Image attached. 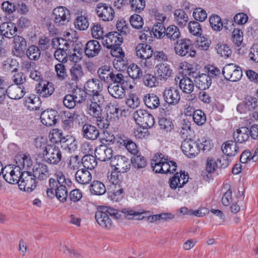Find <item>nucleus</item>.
I'll use <instances>...</instances> for the list:
<instances>
[{"instance_id": "nucleus-14", "label": "nucleus", "mask_w": 258, "mask_h": 258, "mask_svg": "<svg viewBox=\"0 0 258 258\" xmlns=\"http://www.w3.org/2000/svg\"><path fill=\"white\" fill-rule=\"evenodd\" d=\"M181 149L183 153L189 158H194L199 153V146L191 139H185L182 141Z\"/></svg>"}, {"instance_id": "nucleus-27", "label": "nucleus", "mask_w": 258, "mask_h": 258, "mask_svg": "<svg viewBox=\"0 0 258 258\" xmlns=\"http://www.w3.org/2000/svg\"><path fill=\"white\" fill-rule=\"evenodd\" d=\"M221 149L227 156H233L239 152V147L235 141L230 140L222 145Z\"/></svg>"}, {"instance_id": "nucleus-54", "label": "nucleus", "mask_w": 258, "mask_h": 258, "mask_svg": "<svg viewBox=\"0 0 258 258\" xmlns=\"http://www.w3.org/2000/svg\"><path fill=\"white\" fill-rule=\"evenodd\" d=\"M2 8L6 14L11 15L16 11L17 4L12 1H6L2 3Z\"/></svg>"}, {"instance_id": "nucleus-45", "label": "nucleus", "mask_w": 258, "mask_h": 258, "mask_svg": "<svg viewBox=\"0 0 258 258\" xmlns=\"http://www.w3.org/2000/svg\"><path fill=\"white\" fill-rule=\"evenodd\" d=\"M222 160L219 159H215L213 157H208L207 159L206 171L209 173H213L217 168L220 167V164Z\"/></svg>"}, {"instance_id": "nucleus-55", "label": "nucleus", "mask_w": 258, "mask_h": 258, "mask_svg": "<svg viewBox=\"0 0 258 258\" xmlns=\"http://www.w3.org/2000/svg\"><path fill=\"white\" fill-rule=\"evenodd\" d=\"M210 26L212 29L216 31H220L223 27V23L221 18L217 15H214L209 18Z\"/></svg>"}, {"instance_id": "nucleus-36", "label": "nucleus", "mask_w": 258, "mask_h": 258, "mask_svg": "<svg viewBox=\"0 0 258 258\" xmlns=\"http://www.w3.org/2000/svg\"><path fill=\"white\" fill-rule=\"evenodd\" d=\"M179 88L184 93L190 94L194 89V83L191 78L183 77L179 81Z\"/></svg>"}, {"instance_id": "nucleus-30", "label": "nucleus", "mask_w": 258, "mask_h": 258, "mask_svg": "<svg viewBox=\"0 0 258 258\" xmlns=\"http://www.w3.org/2000/svg\"><path fill=\"white\" fill-rule=\"evenodd\" d=\"M124 86L110 83L107 87L108 92L109 94L115 98L121 99L125 95Z\"/></svg>"}, {"instance_id": "nucleus-19", "label": "nucleus", "mask_w": 258, "mask_h": 258, "mask_svg": "<svg viewBox=\"0 0 258 258\" xmlns=\"http://www.w3.org/2000/svg\"><path fill=\"white\" fill-rule=\"evenodd\" d=\"M122 37L118 32H110L105 35L103 38L102 42L103 45L108 48L120 45L122 43Z\"/></svg>"}, {"instance_id": "nucleus-8", "label": "nucleus", "mask_w": 258, "mask_h": 258, "mask_svg": "<svg viewBox=\"0 0 258 258\" xmlns=\"http://www.w3.org/2000/svg\"><path fill=\"white\" fill-rule=\"evenodd\" d=\"M133 115L136 123L143 127H151L154 124V117L145 110H137L134 113Z\"/></svg>"}, {"instance_id": "nucleus-5", "label": "nucleus", "mask_w": 258, "mask_h": 258, "mask_svg": "<svg viewBox=\"0 0 258 258\" xmlns=\"http://www.w3.org/2000/svg\"><path fill=\"white\" fill-rule=\"evenodd\" d=\"M103 102V95H97L89 98L87 104L88 114L93 117L100 118L102 115V105Z\"/></svg>"}, {"instance_id": "nucleus-10", "label": "nucleus", "mask_w": 258, "mask_h": 258, "mask_svg": "<svg viewBox=\"0 0 258 258\" xmlns=\"http://www.w3.org/2000/svg\"><path fill=\"white\" fill-rule=\"evenodd\" d=\"M36 179L31 172H23L18 184L19 188L28 192L32 191L36 186Z\"/></svg>"}, {"instance_id": "nucleus-57", "label": "nucleus", "mask_w": 258, "mask_h": 258, "mask_svg": "<svg viewBox=\"0 0 258 258\" xmlns=\"http://www.w3.org/2000/svg\"><path fill=\"white\" fill-rule=\"evenodd\" d=\"M116 27L118 31L119 32L118 33L121 36L126 35L129 33L130 29L128 24L126 21L123 19L117 21Z\"/></svg>"}, {"instance_id": "nucleus-60", "label": "nucleus", "mask_w": 258, "mask_h": 258, "mask_svg": "<svg viewBox=\"0 0 258 258\" xmlns=\"http://www.w3.org/2000/svg\"><path fill=\"white\" fill-rule=\"evenodd\" d=\"M12 80L15 83L14 85L21 86L26 87V76L22 72L15 73L12 77Z\"/></svg>"}, {"instance_id": "nucleus-52", "label": "nucleus", "mask_w": 258, "mask_h": 258, "mask_svg": "<svg viewBox=\"0 0 258 258\" xmlns=\"http://www.w3.org/2000/svg\"><path fill=\"white\" fill-rule=\"evenodd\" d=\"M157 73L160 80H167L171 76L172 71L168 66L161 63L158 66Z\"/></svg>"}, {"instance_id": "nucleus-41", "label": "nucleus", "mask_w": 258, "mask_h": 258, "mask_svg": "<svg viewBox=\"0 0 258 258\" xmlns=\"http://www.w3.org/2000/svg\"><path fill=\"white\" fill-rule=\"evenodd\" d=\"M112 71L110 68L107 66H104L100 67L97 71L99 79L105 82L109 83L110 81L111 75Z\"/></svg>"}, {"instance_id": "nucleus-26", "label": "nucleus", "mask_w": 258, "mask_h": 258, "mask_svg": "<svg viewBox=\"0 0 258 258\" xmlns=\"http://www.w3.org/2000/svg\"><path fill=\"white\" fill-rule=\"evenodd\" d=\"M17 31L16 25L12 22H4L0 25V32L3 37L12 38Z\"/></svg>"}, {"instance_id": "nucleus-16", "label": "nucleus", "mask_w": 258, "mask_h": 258, "mask_svg": "<svg viewBox=\"0 0 258 258\" xmlns=\"http://www.w3.org/2000/svg\"><path fill=\"white\" fill-rule=\"evenodd\" d=\"M136 55L139 58L145 60L144 62L146 67H150L151 66L147 60L151 58L153 53V50L150 45L146 44L140 43L136 48Z\"/></svg>"}, {"instance_id": "nucleus-44", "label": "nucleus", "mask_w": 258, "mask_h": 258, "mask_svg": "<svg viewBox=\"0 0 258 258\" xmlns=\"http://www.w3.org/2000/svg\"><path fill=\"white\" fill-rule=\"evenodd\" d=\"M84 75L83 70L80 66H74L70 69V77L72 83H77Z\"/></svg>"}, {"instance_id": "nucleus-20", "label": "nucleus", "mask_w": 258, "mask_h": 258, "mask_svg": "<svg viewBox=\"0 0 258 258\" xmlns=\"http://www.w3.org/2000/svg\"><path fill=\"white\" fill-rule=\"evenodd\" d=\"M188 178V174H185L184 172H177L170 179V186L172 189H175L177 187L181 188L187 182Z\"/></svg>"}, {"instance_id": "nucleus-39", "label": "nucleus", "mask_w": 258, "mask_h": 258, "mask_svg": "<svg viewBox=\"0 0 258 258\" xmlns=\"http://www.w3.org/2000/svg\"><path fill=\"white\" fill-rule=\"evenodd\" d=\"M145 105L149 108L155 109L160 105L158 97L154 94H148L144 97Z\"/></svg>"}, {"instance_id": "nucleus-22", "label": "nucleus", "mask_w": 258, "mask_h": 258, "mask_svg": "<svg viewBox=\"0 0 258 258\" xmlns=\"http://www.w3.org/2000/svg\"><path fill=\"white\" fill-rule=\"evenodd\" d=\"M113 151L106 145H101L95 150L96 158L101 161H106L111 159Z\"/></svg>"}, {"instance_id": "nucleus-61", "label": "nucleus", "mask_w": 258, "mask_h": 258, "mask_svg": "<svg viewBox=\"0 0 258 258\" xmlns=\"http://www.w3.org/2000/svg\"><path fill=\"white\" fill-rule=\"evenodd\" d=\"M211 41L209 39L205 37H200L197 40L196 45L198 48L201 50H207L210 45Z\"/></svg>"}, {"instance_id": "nucleus-37", "label": "nucleus", "mask_w": 258, "mask_h": 258, "mask_svg": "<svg viewBox=\"0 0 258 258\" xmlns=\"http://www.w3.org/2000/svg\"><path fill=\"white\" fill-rule=\"evenodd\" d=\"M164 35L171 41L176 42L180 36V32L177 26L172 25L166 28Z\"/></svg>"}, {"instance_id": "nucleus-63", "label": "nucleus", "mask_w": 258, "mask_h": 258, "mask_svg": "<svg viewBox=\"0 0 258 258\" xmlns=\"http://www.w3.org/2000/svg\"><path fill=\"white\" fill-rule=\"evenodd\" d=\"M143 83L146 86L152 88L156 86L158 82L156 76L150 74H148L144 75L143 77Z\"/></svg>"}, {"instance_id": "nucleus-21", "label": "nucleus", "mask_w": 258, "mask_h": 258, "mask_svg": "<svg viewBox=\"0 0 258 258\" xmlns=\"http://www.w3.org/2000/svg\"><path fill=\"white\" fill-rule=\"evenodd\" d=\"M99 131L95 126L88 123L82 126V135L86 139L95 140L99 137Z\"/></svg>"}, {"instance_id": "nucleus-23", "label": "nucleus", "mask_w": 258, "mask_h": 258, "mask_svg": "<svg viewBox=\"0 0 258 258\" xmlns=\"http://www.w3.org/2000/svg\"><path fill=\"white\" fill-rule=\"evenodd\" d=\"M57 112L55 110H49L43 111L40 116L42 123L47 126L54 125L56 123L57 119L56 116Z\"/></svg>"}, {"instance_id": "nucleus-50", "label": "nucleus", "mask_w": 258, "mask_h": 258, "mask_svg": "<svg viewBox=\"0 0 258 258\" xmlns=\"http://www.w3.org/2000/svg\"><path fill=\"white\" fill-rule=\"evenodd\" d=\"M74 25L76 28L79 30H86L89 25L88 18L83 15H81L76 17Z\"/></svg>"}, {"instance_id": "nucleus-34", "label": "nucleus", "mask_w": 258, "mask_h": 258, "mask_svg": "<svg viewBox=\"0 0 258 258\" xmlns=\"http://www.w3.org/2000/svg\"><path fill=\"white\" fill-rule=\"evenodd\" d=\"M51 141L53 142L57 143H64L66 142H74L75 139L72 136H67L66 137L63 136V133L59 130L53 131L51 133Z\"/></svg>"}, {"instance_id": "nucleus-53", "label": "nucleus", "mask_w": 258, "mask_h": 258, "mask_svg": "<svg viewBox=\"0 0 258 258\" xmlns=\"http://www.w3.org/2000/svg\"><path fill=\"white\" fill-rule=\"evenodd\" d=\"M40 50L36 45L30 46L26 50V55L31 60H36L40 57Z\"/></svg>"}, {"instance_id": "nucleus-42", "label": "nucleus", "mask_w": 258, "mask_h": 258, "mask_svg": "<svg viewBox=\"0 0 258 258\" xmlns=\"http://www.w3.org/2000/svg\"><path fill=\"white\" fill-rule=\"evenodd\" d=\"M90 190L92 194L95 195H102L106 192L104 184L98 180H94L91 183Z\"/></svg>"}, {"instance_id": "nucleus-31", "label": "nucleus", "mask_w": 258, "mask_h": 258, "mask_svg": "<svg viewBox=\"0 0 258 258\" xmlns=\"http://www.w3.org/2000/svg\"><path fill=\"white\" fill-rule=\"evenodd\" d=\"M75 179L81 184H87L92 179V174L88 170L82 168L76 172Z\"/></svg>"}, {"instance_id": "nucleus-48", "label": "nucleus", "mask_w": 258, "mask_h": 258, "mask_svg": "<svg viewBox=\"0 0 258 258\" xmlns=\"http://www.w3.org/2000/svg\"><path fill=\"white\" fill-rule=\"evenodd\" d=\"M158 124L160 128L165 132H170L173 128V124L170 118L161 117L159 118Z\"/></svg>"}, {"instance_id": "nucleus-4", "label": "nucleus", "mask_w": 258, "mask_h": 258, "mask_svg": "<svg viewBox=\"0 0 258 258\" xmlns=\"http://www.w3.org/2000/svg\"><path fill=\"white\" fill-rule=\"evenodd\" d=\"M42 154L43 160L51 165H58L62 158L60 149L54 145H47Z\"/></svg>"}, {"instance_id": "nucleus-1", "label": "nucleus", "mask_w": 258, "mask_h": 258, "mask_svg": "<svg viewBox=\"0 0 258 258\" xmlns=\"http://www.w3.org/2000/svg\"><path fill=\"white\" fill-rule=\"evenodd\" d=\"M152 212L150 211H142L137 212L131 208H124L118 210L110 207L102 206L100 210L96 212L95 219L98 223L102 227L109 229L111 227L112 222L108 215L116 219L126 218L128 220H134V217L141 216L143 214H151Z\"/></svg>"}, {"instance_id": "nucleus-64", "label": "nucleus", "mask_w": 258, "mask_h": 258, "mask_svg": "<svg viewBox=\"0 0 258 258\" xmlns=\"http://www.w3.org/2000/svg\"><path fill=\"white\" fill-rule=\"evenodd\" d=\"M232 40L236 46H240L243 41L242 31L238 29H234L232 32Z\"/></svg>"}, {"instance_id": "nucleus-28", "label": "nucleus", "mask_w": 258, "mask_h": 258, "mask_svg": "<svg viewBox=\"0 0 258 258\" xmlns=\"http://www.w3.org/2000/svg\"><path fill=\"white\" fill-rule=\"evenodd\" d=\"M233 136L236 142L240 144L243 143L249 138V129L245 126L239 127L233 133Z\"/></svg>"}, {"instance_id": "nucleus-43", "label": "nucleus", "mask_w": 258, "mask_h": 258, "mask_svg": "<svg viewBox=\"0 0 258 258\" xmlns=\"http://www.w3.org/2000/svg\"><path fill=\"white\" fill-rule=\"evenodd\" d=\"M82 164L85 169L92 170L97 166L96 157L92 155H86L82 158Z\"/></svg>"}, {"instance_id": "nucleus-15", "label": "nucleus", "mask_w": 258, "mask_h": 258, "mask_svg": "<svg viewBox=\"0 0 258 258\" xmlns=\"http://www.w3.org/2000/svg\"><path fill=\"white\" fill-rule=\"evenodd\" d=\"M35 90L39 96L47 98L53 93L54 87L52 83L44 80L40 81L36 85Z\"/></svg>"}, {"instance_id": "nucleus-11", "label": "nucleus", "mask_w": 258, "mask_h": 258, "mask_svg": "<svg viewBox=\"0 0 258 258\" xmlns=\"http://www.w3.org/2000/svg\"><path fill=\"white\" fill-rule=\"evenodd\" d=\"M192 45L189 39H182L176 41L174 44V50L176 54L183 56L189 53L190 56L193 57L196 54L195 50L191 51Z\"/></svg>"}, {"instance_id": "nucleus-13", "label": "nucleus", "mask_w": 258, "mask_h": 258, "mask_svg": "<svg viewBox=\"0 0 258 258\" xmlns=\"http://www.w3.org/2000/svg\"><path fill=\"white\" fill-rule=\"evenodd\" d=\"M96 12L99 18L105 22L112 21L114 17V12L112 8L106 4H98Z\"/></svg>"}, {"instance_id": "nucleus-32", "label": "nucleus", "mask_w": 258, "mask_h": 258, "mask_svg": "<svg viewBox=\"0 0 258 258\" xmlns=\"http://www.w3.org/2000/svg\"><path fill=\"white\" fill-rule=\"evenodd\" d=\"M32 174L38 179H46L49 176L48 167L45 164H38L35 168H33Z\"/></svg>"}, {"instance_id": "nucleus-33", "label": "nucleus", "mask_w": 258, "mask_h": 258, "mask_svg": "<svg viewBox=\"0 0 258 258\" xmlns=\"http://www.w3.org/2000/svg\"><path fill=\"white\" fill-rule=\"evenodd\" d=\"M196 83L197 87L201 90L208 89L212 83L211 77L206 74H202L196 76Z\"/></svg>"}, {"instance_id": "nucleus-51", "label": "nucleus", "mask_w": 258, "mask_h": 258, "mask_svg": "<svg viewBox=\"0 0 258 258\" xmlns=\"http://www.w3.org/2000/svg\"><path fill=\"white\" fill-rule=\"evenodd\" d=\"M129 76L133 79H139L143 76V72L140 68L135 63L131 64L127 69Z\"/></svg>"}, {"instance_id": "nucleus-40", "label": "nucleus", "mask_w": 258, "mask_h": 258, "mask_svg": "<svg viewBox=\"0 0 258 258\" xmlns=\"http://www.w3.org/2000/svg\"><path fill=\"white\" fill-rule=\"evenodd\" d=\"M17 160L16 166L19 167L22 171L28 172L27 170L32 165L30 158L24 155L23 157H18Z\"/></svg>"}, {"instance_id": "nucleus-3", "label": "nucleus", "mask_w": 258, "mask_h": 258, "mask_svg": "<svg viewBox=\"0 0 258 258\" xmlns=\"http://www.w3.org/2000/svg\"><path fill=\"white\" fill-rule=\"evenodd\" d=\"M153 170L156 173H173L176 170V163L172 161H168L164 158L162 153L155 155L151 161Z\"/></svg>"}, {"instance_id": "nucleus-17", "label": "nucleus", "mask_w": 258, "mask_h": 258, "mask_svg": "<svg viewBox=\"0 0 258 258\" xmlns=\"http://www.w3.org/2000/svg\"><path fill=\"white\" fill-rule=\"evenodd\" d=\"M165 102L169 105H175L180 99L179 91L174 87L166 88L163 92Z\"/></svg>"}, {"instance_id": "nucleus-24", "label": "nucleus", "mask_w": 258, "mask_h": 258, "mask_svg": "<svg viewBox=\"0 0 258 258\" xmlns=\"http://www.w3.org/2000/svg\"><path fill=\"white\" fill-rule=\"evenodd\" d=\"M26 92L25 87L18 85H10L7 89V94L8 97L15 100L22 98Z\"/></svg>"}, {"instance_id": "nucleus-62", "label": "nucleus", "mask_w": 258, "mask_h": 258, "mask_svg": "<svg viewBox=\"0 0 258 258\" xmlns=\"http://www.w3.org/2000/svg\"><path fill=\"white\" fill-rule=\"evenodd\" d=\"M55 58L60 62H66L68 61V54L63 48L59 47L54 53Z\"/></svg>"}, {"instance_id": "nucleus-18", "label": "nucleus", "mask_w": 258, "mask_h": 258, "mask_svg": "<svg viewBox=\"0 0 258 258\" xmlns=\"http://www.w3.org/2000/svg\"><path fill=\"white\" fill-rule=\"evenodd\" d=\"M85 91L89 95V98L97 95H102L100 93L102 89V85L100 81L96 79L88 80L84 85Z\"/></svg>"}, {"instance_id": "nucleus-46", "label": "nucleus", "mask_w": 258, "mask_h": 258, "mask_svg": "<svg viewBox=\"0 0 258 258\" xmlns=\"http://www.w3.org/2000/svg\"><path fill=\"white\" fill-rule=\"evenodd\" d=\"M217 53L221 57L227 58L232 54V50L226 44L219 43L215 46Z\"/></svg>"}, {"instance_id": "nucleus-35", "label": "nucleus", "mask_w": 258, "mask_h": 258, "mask_svg": "<svg viewBox=\"0 0 258 258\" xmlns=\"http://www.w3.org/2000/svg\"><path fill=\"white\" fill-rule=\"evenodd\" d=\"M174 19L178 25L183 27L188 21V16L183 10L177 9L174 12Z\"/></svg>"}, {"instance_id": "nucleus-9", "label": "nucleus", "mask_w": 258, "mask_h": 258, "mask_svg": "<svg viewBox=\"0 0 258 258\" xmlns=\"http://www.w3.org/2000/svg\"><path fill=\"white\" fill-rule=\"evenodd\" d=\"M222 73L226 80L232 82L239 81L242 76L240 67L233 63L225 65L223 68Z\"/></svg>"}, {"instance_id": "nucleus-59", "label": "nucleus", "mask_w": 258, "mask_h": 258, "mask_svg": "<svg viewBox=\"0 0 258 258\" xmlns=\"http://www.w3.org/2000/svg\"><path fill=\"white\" fill-rule=\"evenodd\" d=\"M132 163L133 166L137 169L143 168L146 167V160L144 157L141 155L133 157L131 163Z\"/></svg>"}, {"instance_id": "nucleus-58", "label": "nucleus", "mask_w": 258, "mask_h": 258, "mask_svg": "<svg viewBox=\"0 0 258 258\" xmlns=\"http://www.w3.org/2000/svg\"><path fill=\"white\" fill-rule=\"evenodd\" d=\"M194 122L199 125L204 124L206 121V115L201 110L195 111L192 114Z\"/></svg>"}, {"instance_id": "nucleus-29", "label": "nucleus", "mask_w": 258, "mask_h": 258, "mask_svg": "<svg viewBox=\"0 0 258 258\" xmlns=\"http://www.w3.org/2000/svg\"><path fill=\"white\" fill-rule=\"evenodd\" d=\"M14 48L17 53V55L23 53L27 47V41L26 39L21 35H15L13 37Z\"/></svg>"}, {"instance_id": "nucleus-47", "label": "nucleus", "mask_w": 258, "mask_h": 258, "mask_svg": "<svg viewBox=\"0 0 258 258\" xmlns=\"http://www.w3.org/2000/svg\"><path fill=\"white\" fill-rule=\"evenodd\" d=\"M111 190L109 197L114 202H118L123 197V189L120 185H115L113 188H110Z\"/></svg>"}, {"instance_id": "nucleus-38", "label": "nucleus", "mask_w": 258, "mask_h": 258, "mask_svg": "<svg viewBox=\"0 0 258 258\" xmlns=\"http://www.w3.org/2000/svg\"><path fill=\"white\" fill-rule=\"evenodd\" d=\"M128 79L127 76H124L121 73L112 72L110 82H112L111 83L124 86L126 87L127 86Z\"/></svg>"}, {"instance_id": "nucleus-25", "label": "nucleus", "mask_w": 258, "mask_h": 258, "mask_svg": "<svg viewBox=\"0 0 258 258\" xmlns=\"http://www.w3.org/2000/svg\"><path fill=\"white\" fill-rule=\"evenodd\" d=\"M101 45L96 40L89 41L86 44L85 53L86 56L92 58L97 55L101 50Z\"/></svg>"}, {"instance_id": "nucleus-7", "label": "nucleus", "mask_w": 258, "mask_h": 258, "mask_svg": "<svg viewBox=\"0 0 258 258\" xmlns=\"http://www.w3.org/2000/svg\"><path fill=\"white\" fill-rule=\"evenodd\" d=\"M70 18V11L64 7H57L53 11V21L57 26L61 27L67 25L69 22Z\"/></svg>"}, {"instance_id": "nucleus-2", "label": "nucleus", "mask_w": 258, "mask_h": 258, "mask_svg": "<svg viewBox=\"0 0 258 258\" xmlns=\"http://www.w3.org/2000/svg\"><path fill=\"white\" fill-rule=\"evenodd\" d=\"M54 177L49 179V186L51 188H55L56 197L60 202H64L68 197L66 185L69 186L71 184V181L69 179H67L60 171L55 173Z\"/></svg>"}, {"instance_id": "nucleus-12", "label": "nucleus", "mask_w": 258, "mask_h": 258, "mask_svg": "<svg viewBox=\"0 0 258 258\" xmlns=\"http://www.w3.org/2000/svg\"><path fill=\"white\" fill-rule=\"evenodd\" d=\"M110 165L117 172L125 173L131 168V161L125 156L117 155L111 158Z\"/></svg>"}, {"instance_id": "nucleus-49", "label": "nucleus", "mask_w": 258, "mask_h": 258, "mask_svg": "<svg viewBox=\"0 0 258 258\" xmlns=\"http://www.w3.org/2000/svg\"><path fill=\"white\" fill-rule=\"evenodd\" d=\"M72 94L77 103H81L85 101L87 98V92L85 90L76 87L73 89Z\"/></svg>"}, {"instance_id": "nucleus-56", "label": "nucleus", "mask_w": 258, "mask_h": 258, "mask_svg": "<svg viewBox=\"0 0 258 258\" xmlns=\"http://www.w3.org/2000/svg\"><path fill=\"white\" fill-rule=\"evenodd\" d=\"M166 29L162 23L157 22L154 25L152 31L155 37L161 38L165 36Z\"/></svg>"}, {"instance_id": "nucleus-6", "label": "nucleus", "mask_w": 258, "mask_h": 258, "mask_svg": "<svg viewBox=\"0 0 258 258\" xmlns=\"http://www.w3.org/2000/svg\"><path fill=\"white\" fill-rule=\"evenodd\" d=\"M23 172L21 171L20 168L16 165L6 166L4 169L3 168L2 171L3 177L7 182L10 184L18 183V184Z\"/></svg>"}]
</instances>
